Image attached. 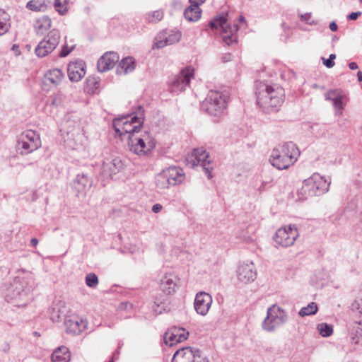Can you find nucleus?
Here are the masks:
<instances>
[{
    "mask_svg": "<svg viewBox=\"0 0 362 362\" xmlns=\"http://www.w3.org/2000/svg\"><path fill=\"white\" fill-rule=\"evenodd\" d=\"M83 134L79 120L68 121L65 142L72 149H79L83 146Z\"/></svg>",
    "mask_w": 362,
    "mask_h": 362,
    "instance_id": "nucleus-12",
    "label": "nucleus"
},
{
    "mask_svg": "<svg viewBox=\"0 0 362 362\" xmlns=\"http://www.w3.org/2000/svg\"><path fill=\"white\" fill-rule=\"evenodd\" d=\"M337 28H338V26L337 25V23L333 21L330 24H329V29L332 30V31H337Z\"/></svg>",
    "mask_w": 362,
    "mask_h": 362,
    "instance_id": "nucleus-51",
    "label": "nucleus"
},
{
    "mask_svg": "<svg viewBox=\"0 0 362 362\" xmlns=\"http://www.w3.org/2000/svg\"><path fill=\"white\" fill-rule=\"evenodd\" d=\"M59 94H60V93H59V94L55 97V98L53 100V101H52V103H53V104L59 105V104L60 103V101H59V100H58V98H57V97H58V95H59Z\"/></svg>",
    "mask_w": 362,
    "mask_h": 362,
    "instance_id": "nucleus-56",
    "label": "nucleus"
},
{
    "mask_svg": "<svg viewBox=\"0 0 362 362\" xmlns=\"http://www.w3.org/2000/svg\"><path fill=\"white\" fill-rule=\"evenodd\" d=\"M69 0H54V7L60 15H64L68 10L67 4Z\"/></svg>",
    "mask_w": 362,
    "mask_h": 362,
    "instance_id": "nucleus-38",
    "label": "nucleus"
},
{
    "mask_svg": "<svg viewBox=\"0 0 362 362\" xmlns=\"http://www.w3.org/2000/svg\"><path fill=\"white\" fill-rule=\"evenodd\" d=\"M60 39L61 35L57 29L50 30L35 47L36 55L45 57L52 53L58 46Z\"/></svg>",
    "mask_w": 362,
    "mask_h": 362,
    "instance_id": "nucleus-11",
    "label": "nucleus"
},
{
    "mask_svg": "<svg viewBox=\"0 0 362 362\" xmlns=\"http://www.w3.org/2000/svg\"><path fill=\"white\" fill-rule=\"evenodd\" d=\"M357 78H358V80L360 81V82H362V72L361 71H358L357 73Z\"/></svg>",
    "mask_w": 362,
    "mask_h": 362,
    "instance_id": "nucleus-57",
    "label": "nucleus"
},
{
    "mask_svg": "<svg viewBox=\"0 0 362 362\" xmlns=\"http://www.w3.org/2000/svg\"><path fill=\"white\" fill-rule=\"evenodd\" d=\"M361 327H358L356 334L351 337V343L356 346H362V325Z\"/></svg>",
    "mask_w": 362,
    "mask_h": 362,
    "instance_id": "nucleus-40",
    "label": "nucleus"
},
{
    "mask_svg": "<svg viewBox=\"0 0 362 362\" xmlns=\"http://www.w3.org/2000/svg\"><path fill=\"white\" fill-rule=\"evenodd\" d=\"M59 317H60V316H59V314L58 313L56 314V315H52L51 317V318H52V320L53 321H57Z\"/></svg>",
    "mask_w": 362,
    "mask_h": 362,
    "instance_id": "nucleus-55",
    "label": "nucleus"
},
{
    "mask_svg": "<svg viewBox=\"0 0 362 362\" xmlns=\"http://www.w3.org/2000/svg\"><path fill=\"white\" fill-rule=\"evenodd\" d=\"M228 96L226 93L210 90L201 104V110L214 117H221L225 113Z\"/></svg>",
    "mask_w": 362,
    "mask_h": 362,
    "instance_id": "nucleus-4",
    "label": "nucleus"
},
{
    "mask_svg": "<svg viewBox=\"0 0 362 362\" xmlns=\"http://www.w3.org/2000/svg\"><path fill=\"white\" fill-rule=\"evenodd\" d=\"M351 308L354 310L358 311L359 313H362V291L352 303Z\"/></svg>",
    "mask_w": 362,
    "mask_h": 362,
    "instance_id": "nucleus-44",
    "label": "nucleus"
},
{
    "mask_svg": "<svg viewBox=\"0 0 362 362\" xmlns=\"http://www.w3.org/2000/svg\"><path fill=\"white\" fill-rule=\"evenodd\" d=\"M45 77L51 83L57 86L62 81L64 74L59 69H53L47 72Z\"/></svg>",
    "mask_w": 362,
    "mask_h": 362,
    "instance_id": "nucleus-30",
    "label": "nucleus"
},
{
    "mask_svg": "<svg viewBox=\"0 0 362 362\" xmlns=\"http://www.w3.org/2000/svg\"><path fill=\"white\" fill-rule=\"evenodd\" d=\"M163 209V206L160 204H156L152 206V211L157 214L159 213Z\"/></svg>",
    "mask_w": 362,
    "mask_h": 362,
    "instance_id": "nucleus-48",
    "label": "nucleus"
},
{
    "mask_svg": "<svg viewBox=\"0 0 362 362\" xmlns=\"http://www.w3.org/2000/svg\"><path fill=\"white\" fill-rule=\"evenodd\" d=\"M92 180L86 174H78L74 181V187L78 194H85L92 186Z\"/></svg>",
    "mask_w": 362,
    "mask_h": 362,
    "instance_id": "nucleus-25",
    "label": "nucleus"
},
{
    "mask_svg": "<svg viewBox=\"0 0 362 362\" xmlns=\"http://www.w3.org/2000/svg\"><path fill=\"white\" fill-rule=\"evenodd\" d=\"M300 21L308 25H316L317 20L312 16L311 13H306L300 15Z\"/></svg>",
    "mask_w": 362,
    "mask_h": 362,
    "instance_id": "nucleus-43",
    "label": "nucleus"
},
{
    "mask_svg": "<svg viewBox=\"0 0 362 362\" xmlns=\"http://www.w3.org/2000/svg\"><path fill=\"white\" fill-rule=\"evenodd\" d=\"M202 10L199 6L190 4L184 12V16L188 21H197L201 17Z\"/></svg>",
    "mask_w": 362,
    "mask_h": 362,
    "instance_id": "nucleus-29",
    "label": "nucleus"
},
{
    "mask_svg": "<svg viewBox=\"0 0 362 362\" xmlns=\"http://www.w3.org/2000/svg\"><path fill=\"white\" fill-rule=\"evenodd\" d=\"M108 362H112V361H108Z\"/></svg>",
    "mask_w": 362,
    "mask_h": 362,
    "instance_id": "nucleus-62",
    "label": "nucleus"
},
{
    "mask_svg": "<svg viewBox=\"0 0 362 362\" xmlns=\"http://www.w3.org/2000/svg\"><path fill=\"white\" fill-rule=\"evenodd\" d=\"M12 50L16 52V55H18L20 54L18 50V46L16 45H13L12 46Z\"/></svg>",
    "mask_w": 362,
    "mask_h": 362,
    "instance_id": "nucleus-54",
    "label": "nucleus"
},
{
    "mask_svg": "<svg viewBox=\"0 0 362 362\" xmlns=\"http://www.w3.org/2000/svg\"><path fill=\"white\" fill-rule=\"evenodd\" d=\"M123 167V163L119 158H115L111 160H107L102 165V173L107 177L117 173Z\"/></svg>",
    "mask_w": 362,
    "mask_h": 362,
    "instance_id": "nucleus-24",
    "label": "nucleus"
},
{
    "mask_svg": "<svg viewBox=\"0 0 362 362\" xmlns=\"http://www.w3.org/2000/svg\"><path fill=\"white\" fill-rule=\"evenodd\" d=\"M318 308L315 303L312 302L306 307L302 308L299 311V315L301 317L315 315L317 312Z\"/></svg>",
    "mask_w": 362,
    "mask_h": 362,
    "instance_id": "nucleus-35",
    "label": "nucleus"
},
{
    "mask_svg": "<svg viewBox=\"0 0 362 362\" xmlns=\"http://www.w3.org/2000/svg\"><path fill=\"white\" fill-rule=\"evenodd\" d=\"M30 244H31V245H32V246H33V247L37 246V245L38 244V240H37V238H32V239L30 240Z\"/></svg>",
    "mask_w": 362,
    "mask_h": 362,
    "instance_id": "nucleus-53",
    "label": "nucleus"
},
{
    "mask_svg": "<svg viewBox=\"0 0 362 362\" xmlns=\"http://www.w3.org/2000/svg\"><path fill=\"white\" fill-rule=\"evenodd\" d=\"M361 3H362V0H360Z\"/></svg>",
    "mask_w": 362,
    "mask_h": 362,
    "instance_id": "nucleus-61",
    "label": "nucleus"
},
{
    "mask_svg": "<svg viewBox=\"0 0 362 362\" xmlns=\"http://www.w3.org/2000/svg\"><path fill=\"white\" fill-rule=\"evenodd\" d=\"M185 174L180 168L171 166L163 170L155 177V185L158 189H165L182 183Z\"/></svg>",
    "mask_w": 362,
    "mask_h": 362,
    "instance_id": "nucleus-5",
    "label": "nucleus"
},
{
    "mask_svg": "<svg viewBox=\"0 0 362 362\" xmlns=\"http://www.w3.org/2000/svg\"><path fill=\"white\" fill-rule=\"evenodd\" d=\"M41 146L40 135L33 130L23 132L18 137L17 148L21 154H28Z\"/></svg>",
    "mask_w": 362,
    "mask_h": 362,
    "instance_id": "nucleus-10",
    "label": "nucleus"
},
{
    "mask_svg": "<svg viewBox=\"0 0 362 362\" xmlns=\"http://www.w3.org/2000/svg\"><path fill=\"white\" fill-rule=\"evenodd\" d=\"M10 26L9 14L5 11L0 9V36L7 33Z\"/></svg>",
    "mask_w": 362,
    "mask_h": 362,
    "instance_id": "nucleus-31",
    "label": "nucleus"
},
{
    "mask_svg": "<svg viewBox=\"0 0 362 362\" xmlns=\"http://www.w3.org/2000/svg\"><path fill=\"white\" fill-rule=\"evenodd\" d=\"M179 278L174 274H166L160 280V287L162 291L168 295L175 292Z\"/></svg>",
    "mask_w": 362,
    "mask_h": 362,
    "instance_id": "nucleus-23",
    "label": "nucleus"
},
{
    "mask_svg": "<svg viewBox=\"0 0 362 362\" xmlns=\"http://www.w3.org/2000/svg\"><path fill=\"white\" fill-rule=\"evenodd\" d=\"M194 76V69L187 67L182 69L171 82L170 89L173 93H179L185 89L189 84L190 79Z\"/></svg>",
    "mask_w": 362,
    "mask_h": 362,
    "instance_id": "nucleus-17",
    "label": "nucleus"
},
{
    "mask_svg": "<svg viewBox=\"0 0 362 362\" xmlns=\"http://www.w3.org/2000/svg\"><path fill=\"white\" fill-rule=\"evenodd\" d=\"M67 74L69 79L72 82H78L86 74V64L83 60L71 62L68 64Z\"/></svg>",
    "mask_w": 362,
    "mask_h": 362,
    "instance_id": "nucleus-21",
    "label": "nucleus"
},
{
    "mask_svg": "<svg viewBox=\"0 0 362 362\" xmlns=\"http://www.w3.org/2000/svg\"><path fill=\"white\" fill-rule=\"evenodd\" d=\"M299 235L297 227L295 225H288L279 228L274 236L276 244L287 247L293 245Z\"/></svg>",
    "mask_w": 362,
    "mask_h": 362,
    "instance_id": "nucleus-14",
    "label": "nucleus"
},
{
    "mask_svg": "<svg viewBox=\"0 0 362 362\" xmlns=\"http://www.w3.org/2000/svg\"><path fill=\"white\" fill-rule=\"evenodd\" d=\"M190 4L199 6L204 3L206 0H189Z\"/></svg>",
    "mask_w": 362,
    "mask_h": 362,
    "instance_id": "nucleus-49",
    "label": "nucleus"
},
{
    "mask_svg": "<svg viewBox=\"0 0 362 362\" xmlns=\"http://www.w3.org/2000/svg\"><path fill=\"white\" fill-rule=\"evenodd\" d=\"M361 13H362L361 11L353 12L347 16V19L350 21L356 20L358 18V16L361 15Z\"/></svg>",
    "mask_w": 362,
    "mask_h": 362,
    "instance_id": "nucleus-47",
    "label": "nucleus"
},
{
    "mask_svg": "<svg viewBox=\"0 0 362 362\" xmlns=\"http://www.w3.org/2000/svg\"><path fill=\"white\" fill-rule=\"evenodd\" d=\"M86 90L89 94H95L100 87V80L95 76H88L86 81Z\"/></svg>",
    "mask_w": 362,
    "mask_h": 362,
    "instance_id": "nucleus-32",
    "label": "nucleus"
},
{
    "mask_svg": "<svg viewBox=\"0 0 362 362\" xmlns=\"http://www.w3.org/2000/svg\"><path fill=\"white\" fill-rule=\"evenodd\" d=\"M299 155L300 151L296 145L288 142L272 150L269 161L277 169L284 170L296 163Z\"/></svg>",
    "mask_w": 362,
    "mask_h": 362,
    "instance_id": "nucleus-2",
    "label": "nucleus"
},
{
    "mask_svg": "<svg viewBox=\"0 0 362 362\" xmlns=\"http://www.w3.org/2000/svg\"><path fill=\"white\" fill-rule=\"evenodd\" d=\"M51 25V19L48 16H44L36 20L35 26L37 32L43 33L44 31L50 28Z\"/></svg>",
    "mask_w": 362,
    "mask_h": 362,
    "instance_id": "nucleus-33",
    "label": "nucleus"
},
{
    "mask_svg": "<svg viewBox=\"0 0 362 362\" xmlns=\"http://www.w3.org/2000/svg\"><path fill=\"white\" fill-rule=\"evenodd\" d=\"M86 284L90 288H95L98 284V278L94 273H89L86 276Z\"/></svg>",
    "mask_w": 362,
    "mask_h": 362,
    "instance_id": "nucleus-41",
    "label": "nucleus"
},
{
    "mask_svg": "<svg viewBox=\"0 0 362 362\" xmlns=\"http://www.w3.org/2000/svg\"><path fill=\"white\" fill-rule=\"evenodd\" d=\"M239 21L241 22V23H245V18H244V16H240L239 17Z\"/></svg>",
    "mask_w": 362,
    "mask_h": 362,
    "instance_id": "nucleus-58",
    "label": "nucleus"
},
{
    "mask_svg": "<svg viewBox=\"0 0 362 362\" xmlns=\"http://www.w3.org/2000/svg\"><path fill=\"white\" fill-rule=\"evenodd\" d=\"M119 61V55L115 52H107L98 61L97 67L100 72L112 69Z\"/></svg>",
    "mask_w": 362,
    "mask_h": 362,
    "instance_id": "nucleus-22",
    "label": "nucleus"
},
{
    "mask_svg": "<svg viewBox=\"0 0 362 362\" xmlns=\"http://www.w3.org/2000/svg\"><path fill=\"white\" fill-rule=\"evenodd\" d=\"M155 303L157 305V306L160 305V304L158 303H157L156 301L155 302Z\"/></svg>",
    "mask_w": 362,
    "mask_h": 362,
    "instance_id": "nucleus-60",
    "label": "nucleus"
},
{
    "mask_svg": "<svg viewBox=\"0 0 362 362\" xmlns=\"http://www.w3.org/2000/svg\"><path fill=\"white\" fill-rule=\"evenodd\" d=\"M325 99L332 101L335 115H342L343 110L348 102V97L342 90H329L325 93Z\"/></svg>",
    "mask_w": 362,
    "mask_h": 362,
    "instance_id": "nucleus-15",
    "label": "nucleus"
},
{
    "mask_svg": "<svg viewBox=\"0 0 362 362\" xmlns=\"http://www.w3.org/2000/svg\"><path fill=\"white\" fill-rule=\"evenodd\" d=\"M209 153L203 148L194 149L191 155L186 158L187 165L191 168L200 166L207 175L209 179L212 177L210 160H208Z\"/></svg>",
    "mask_w": 362,
    "mask_h": 362,
    "instance_id": "nucleus-13",
    "label": "nucleus"
},
{
    "mask_svg": "<svg viewBox=\"0 0 362 362\" xmlns=\"http://www.w3.org/2000/svg\"><path fill=\"white\" fill-rule=\"evenodd\" d=\"M135 69V62L133 57L124 58L119 64L116 72L117 74H126Z\"/></svg>",
    "mask_w": 362,
    "mask_h": 362,
    "instance_id": "nucleus-26",
    "label": "nucleus"
},
{
    "mask_svg": "<svg viewBox=\"0 0 362 362\" xmlns=\"http://www.w3.org/2000/svg\"><path fill=\"white\" fill-rule=\"evenodd\" d=\"M226 15L221 14L216 16L214 20L210 21L209 26L212 28H221L222 32L223 41L227 45H231L237 42L236 32L238 31V25L236 24L230 26L228 23Z\"/></svg>",
    "mask_w": 362,
    "mask_h": 362,
    "instance_id": "nucleus-9",
    "label": "nucleus"
},
{
    "mask_svg": "<svg viewBox=\"0 0 362 362\" xmlns=\"http://www.w3.org/2000/svg\"><path fill=\"white\" fill-rule=\"evenodd\" d=\"M330 182L318 173H314L311 177L303 182L300 194L305 198L313 196H319L329 190Z\"/></svg>",
    "mask_w": 362,
    "mask_h": 362,
    "instance_id": "nucleus-6",
    "label": "nucleus"
},
{
    "mask_svg": "<svg viewBox=\"0 0 362 362\" xmlns=\"http://www.w3.org/2000/svg\"><path fill=\"white\" fill-rule=\"evenodd\" d=\"M12 298H17L26 296L29 289L23 286L21 279H16L10 288Z\"/></svg>",
    "mask_w": 362,
    "mask_h": 362,
    "instance_id": "nucleus-27",
    "label": "nucleus"
},
{
    "mask_svg": "<svg viewBox=\"0 0 362 362\" xmlns=\"http://www.w3.org/2000/svg\"><path fill=\"white\" fill-rule=\"evenodd\" d=\"M64 325L67 334L78 335L87 329L88 321L77 315H69L65 318Z\"/></svg>",
    "mask_w": 362,
    "mask_h": 362,
    "instance_id": "nucleus-16",
    "label": "nucleus"
},
{
    "mask_svg": "<svg viewBox=\"0 0 362 362\" xmlns=\"http://www.w3.org/2000/svg\"><path fill=\"white\" fill-rule=\"evenodd\" d=\"M163 17V12L161 10H157L153 12H148L146 14V21L148 23H156Z\"/></svg>",
    "mask_w": 362,
    "mask_h": 362,
    "instance_id": "nucleus-36",
    "label": "nucleus"
},
{
    "mask_svg": "<svg viewBox=\"0 0 362 362\" xmlns=\"http://www.w3.org/2000/svg\"><path fill=\"white\" fill-rule=\"evenodd\" d=\"M128 146L131 152L139 156H145L156 147V140L148 132L129 136Z\"/></svg>",
    "mask_w": 362,
    "mask_h": 362,
    "instance_id": "nucleus-7",
    "label": "nucleus"
},
{
    "mask_svg": "<svg viewBox=\"0 0 362 362\" xmlns=\"http://www.w3.org/2000/svg\"><path fill=\"white\" fill-rule=\"evenodd\" d=\"M144 113L143 108L139 107L135 115H126L115 119L113 127L116 133L119 136L128 134V137L139 133L144 122Z\"/></svg>",
    "mask_w": 362,
    "mask_h": 362,
    "instance_id": "nucleus-3",
    "label": "nucleus"
},
{
    "mask_svg": "<svg viewBox=\"0 0 362 362\" xmlns=\"http://www.w3.org/2000/svg\"><path fill=\"white\" fill-rule=\"evenodd\" d=\"M288 320L287 313L276 305L267 309V316L262 322V329L268 332L275 331L276 327L284 325Z\"/></svg>",
    "mask_w": 362,
    "mask_h": 362,
    "instance_id": "nucleus-8",
    "label": "nucleus"
},
{
    "mask_svg": "<svg viewBox=\"0 0 362 362\" xmlns=\"http://www.w3.org/2000/svg\"><path fill=\"white\" fill-rule=\"evenodd\" d=\"M212 303V296L208 293L201 291L196 294L194 308L198 315L205 316L209 313Z\"/></svg>",
    "mask_w": 362,
    "mask_h": 362,
    "instance_id": "nucleus-18",
    "label": "nucleus"
},
{
    "mask_svg": "<svg viewBox=\"0 0 362 362\" xmlns=\"http://www.w3.org/2000/svg\"><path fill=\"white\" fill-rule=\"evenodd\" d=\"M169 45L165 38V33H160L155 38L153 49H160Z\"/></svg>",
    "mask_w": 362,
    "mask_h": 362,
    "instance_id": "nucleus-37",
    "label": "nucleus"
},
{
    "mask_svg": "<svg viewBox=\"0 0 362 362\" xmlns=\"http://www.w3.org/2000/svg\"><path fill=\"white\" fill-rule=\"evenodd\" d=\"M189 332L182 327H172L168 329L164 335V342L166 345L172 346L177 343L185 341Z\"/></svg>",
    "mask_w": 362,
    "mask_h": 362,
    "instance_id": "nucleus-19",
    "label": "nucleus"
},
{
    "mask_svg": "<svg viewBox=\"0 0 362 362\" xmlns=\"http://www.w3.org/2000/svg\"><path fill=\"white\" fill-rule=\"evenodd\" d=\"M165 38L168 45H170L180 41L181 38V33L180 32H171L168 34L165 33Z\"/></svg>",
    "mask_w": 362,
    "mask_h": 362,
    "instance_id": "nucleus-42",
    "label": "nucleus"
},
{
    "mask_svg": "<svg viewBox=\"0 0 362 362\" xmlns=\"http://www.w3.org/2000/svg\"><path fill=\"white\" fill-rule=\"evenodd\" d=\"M70 358L69 349L64 346L57 348L52 354V362H69Z\"/></svg>",
    "mask_w": 362,
    "mask_h": 362,
    "instance_id": "nucleus-28",
    "label": "nucleus"
},
{
    "mask_svg": "<svg viewBox=\"0 0 362 362\" xmlns=\"http://www.w3.org/2000/svg\"><path fill=\"white\" fill-rule=\"evenodd\" d=\"M238 279L245 284L253 281L257 276L255 267L252 262L241 264L237 270Z\"/></svg>",
    "mask_w": 362,
    "mask_h": 362,
    "instance_id": "nucleus-20",
    "label": "nucleus"
},
{
    "mask_svg": "<svg viewBox=\"0 0 362 362\" xmlns=\"http://www.w3.org/2000/svg\"><path fill=\"white\" fill-rule=\"evenodd\" d=\"M336 58V55L334 54H331L329 55V59H323V64L328 68H332L334 66V59Z\"/></svg>",
    "mask_w": 362,
    "mask_h": 362,
    "instance_id": "nucleus-46",
    "label": "nucleus"
},
{
    "mask_svg": "<svg viewBox=\"0 0 362 362\" xmlns=\"http://www.w3.org/2000/svg\"><path fill=\"white\" fill-rule=\"evenodd\" d=\"M74 49V47H68V45L66 44L64 45V46L62 47L59 54V56L60 57H66Z\"/></svg>",
    "mask_w": 362,
    "mask_h": 362,
    "instance_id": "nucleus-45",
    "label": "nucleus"
},
{
    "mask_svg": "<svg viewBox=\"0 0 362 362\" xmlns=\"http://www.w3.org/2000/svg\"><path fill=\"white\" fill-rule=\"evenodd\" d=\"M255 87L257 103L263 111L267 113L279 111L284 102V90L261 81L257 82Z\"/></svg>",
    "mask_w": 362,
    "mask_h": 362,
    "instance_id": "nucleus-1",
    "label": "nucleus"
},
{
    "mask_svg": "<svg viewBox=\"0 0 362 362\" xmlns=\"http://www.w3.org/2000/svg\"><path fill=\"white\" fill-rule=\"evenodd\" d=\"M27 8L33 11H45L47 5L44 0H30L27 3Z\"/></svg>",
    "mask_w": 362,
    "mask_h": 362,
    "instance_id": "nucleus-34",
    "label": "nucleus"
},
{
    "mask_svg": "<svg viewBox=\"0 0 362 362\" xmlns=\"http://www.w3.org/2000/svg\"><path fill=\"white\" fill-rule=\"evenodd\" d=\"M361 222L362 223V211L361 212Z\"/></svg>",
    "mask_w": 362,
    "mask_h": 362,
    "instance_id": "nucleus-59",
    "label": "nucleus"
},
{
    "mask_svg": "<svg viewBox=\"0 0 362 362\" xmlns=\"http://www.w3.org/2000/svg\"><path fill=\"white\" fill-rule=\"evenodd\" d=\"M317 329L320 334L324 337L331 336L333 332L332 326L327 325V323L319 324L317 325Z\"/></svg>",
    "mask_w": 362,
    "mask_h": 362,
    "instance_id": "nucleus-39",
    "label": "nucleus"
},
{
    "mask_svg": "<svg viewBox=\"0 0 362 362\" xmlns=\"http://www.w3.org/2000/svg\"><path fill=\"white\" fill-rule=\"evenodd\" d=\"M231 60V54L230 53L225 54L222 57V62H227Z\"/></svg>",
    "mask_w": 362,
    "mask_h": 362,
    "instance_id": "nucleus-50",
    "label": "nucleus"
},
{
    "mask_svg": "<svg viewBox=\"0 0 362 362\" xmlns=\"http://www.w3.org/2000/svg\"><path fill=\"white\" fill-rule=\"evenodd\" d=\"M349 66L351 70H356L358 69V65L356 62H351L349 64Z\"/></svg>",
    "mask_w": 362,
    "mask_h": 362,
    "instance_id": "nucleus-52",
    "label": "nucleus"
}]
</instances>
